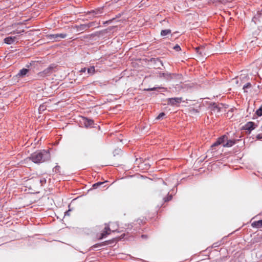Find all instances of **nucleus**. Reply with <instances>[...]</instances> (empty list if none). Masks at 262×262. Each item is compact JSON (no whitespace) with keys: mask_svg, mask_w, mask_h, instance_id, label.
I'll return each instance as SVG.
<instances>
[{"mask_svg":"<svg viewBox=\"0 0 262 262\" xmlns=\"http://www.w3.org/2000/svg\"><path fill=\"white\" fill-rule=\"evenodd\" d=\"M156 89H157L156 88H151V89H147L146 90H147V91H154V90H155Z\"/></svg>","mask_w":262,"mask_h":262,"instance_id":"nucleus-26","label":"nucleus"},{"mask_svg":"<svg viewBox=\"0 0 262 262\" xmlns=\"http://www.w3.org/2000/svg\"><path fill=\"white\" fill-rule=\"evenodd\" d=\"M171 33V30L170 29H166L162 30L161 32V35L162 36H165Z\"/></svg>","mask_w":262,"mask_h":262,"instance_id":"nucleus-15","label":"nucleus"},{"mask_svg":"<svg viewBox=\"0 0 262 262\" xmlns=\"http://www.w3.org/2000/svg\"><path fill=\"white\" fill-rule=\"evenodd\" d=\"M24 31H18L16 33H20L21 32H23Z\"/></svg>","mask_w":262,"mask_h":262,"instance_id":"nucleus-29","label":"nucleus"},{"mask_svg":"<svg viewBox=\"0 0 262 262\" xmlns=\"http://www.w3.org/2000/svg\"><path fill=\"white\" fill-rule=\"evenodd\" d=\"M53 70V66H50L42 72H41L38 74V77L43 78L47 76H49L51 74Z\"/></svg>","mask_w":262,"mask_h":262,"instance_id":"nucleus-3","label":"nucleus"},{"mask_svg":"<svg viewBox=\"0 0 262 262\" xmlns=\"http://www.w3.org/2000/svg\"><path fill=\"white\" fill-rule=\"evenodd\" d=\"M251 86V84L250 83H247L246 85H245L243 87V89H245L246 88H250Z\"/></svg>","mask_w":262,"mask_h":262,"instance_id":"nucleus-23","label":"nucleus"},{"mask_svg":"<svg viewBox=\"0 0 262 262\" xmlns=\"http://www.w3.org/2000/svg\"><path fill=\"white\" fill-rule=\"evenodd\" d=\"M164 116H165V114L164 113H161L157 117V119H160L162 118Z\"/></svg>","mask_w":262,"mask_h":262,"instance_id":"nucleus-19","label":"nucleus"},{"mask_svg":"<svg viewBox=\"0 0 262 262\" xmlns=\"http://www.w3.org/2000/svg\"><path fill=\"white\" fill-rule=\"evenodd\" d=\"M255 124L253 122H249L246 125L245 128L246 130H252L255 128Z\"/></svg>","mask_w":262,"mask_h":262,"instance_id":"nucleus-9","label":"nucleus"},{"mask_svg":"<svg viewBox=\"0 0 262 262\" xmlns=\"http://www.w3.org/2000/svg\"><path fill=\"white\" fill-rule=\"evenodd\" d=\"M41 110H43V106H40L39 108V111H41Z\"/></svg>","mask_w":262,"mask_h":262,"instance_id":"nucleus-28","label":"nucleus"},{"mask_svg":"<svg viewBox=\"0 0 262 262\" xmlns=\"http://www.w3.org/2000/svg\"><path fill=\"white\" fill-rule=\"evenodd\" d=\"M103 183H104L103 182H98L93 185V187L94 188H97L98 186L103 184Z\"/></svg>","mask_w":262,"mask_h":262,"instance_id":"nucleus-17","label":"nucleus"},{"mask_svg":"<svg viewBox=\"0 0 262 262\" xmlns=\"http://www.w3.org/2000/svg\"><path fill=\"white\" fill-rule=\"evenodd\" d=\"M111 231L113 232L117 231V229H113L111 230L108 226H106L104 228V231L100 234V236L99 237V239H101L103 238H105L107 235L110 234Z\"/></svg>","mask_w":262,"mask_h":262,"instance_id":"nucleus-5","label":"nucleus"},{"mask_svg":"<svg viewBox=\"0 0 262 262\" xmlns=\"http://www.w3.org/2000/svg\"><path fill=\"white\" fill-rule=\"evenodd\" d=\"M30 158L35 163L43 162L50 158V153L48 151L43 150L35 152L31 155Z\"/></svg>","mask_w":262,"mask_h":262,"instance_id":"nucleus-1","label":"nucleus"},{"mask_svg":"<svg viewBox=\"0 0 262 262\" xmlns=\"http://www.w3.org/2000/svg\"><path fill=\"white\" fill-rule=\"evenodd\" d=\"M67 36V34L64 33H60V34H50L49 37L51 39H53L55 41L59 40V38H64Z\"/></svg>","mask_w":262,"mask_h":262,"instance_id":"nucleus-6","label":"nucleus"},{"mask_svg":"<svg viewBox=\"0 0 262 262\" xmlns=\"http://www.w3.org/2000/svg\"><path fill=\"white\" fill-rule=\"evenodd\" d=\"M29 72V70L27 69H23L21 70H20L18 74V75L19 76L23 77L25 76L28 72Z\"/></svg>","mask_w":262,"mask_h":262,"instance_id":"nucleus-12","label":"nucleus"},{"mask_svg":"<svg viewBox=\"0 0 262 262\" xmlns=\"http://www.w3.org/2000/svg\"><path fill=\"white\" fill-rule=\"evenodd\" d=\"M166 75V74H165V73H160L159 74V77H165Z\"/></svg>","mask_w":262,"mask_h":262,"instance_id":"nucleus-25","label":"nucleus"},{"mask_svg":"<svg viewBox=\"0 0 262 262\" xmlns=\"http://www.w3.org/2000/svg\"><path fill=\"white\" fill-rule=\"evenodd\" d=\"M81 30H83L88 28V26L85 25H82L80 26Z\"/></svg>","mask_w":262,"mask_h":262,"instance_id":"nucleus-21","label":"nucleus"},{"mask_svg":"<svg viewBox=\"0 0 262 262\" xmlns=\"http://www.w3.org/2000/svg\"><path fill=\"white\" fill-rule=\"evenodd\" d=\"M227 137L226 136H223V137L219 138L217 139V141L220 144H225V140H227Z\"/></svg>","mask_w":262,"mask_h":262,"instance_id":"nucleus-14","label":"nucleus"},{"mask_svg":"<svg viewBox=\"0 0 262 262\" xmlns=\"http://www.w3.org/2000/svg\"><path fill=\"white\" fill-rule=\"evenodd\" d=\"M80 122L82 125L85 127H92L94 124L93 120L85 117H82Z\"/></svg>","mask_w":262,"mask_h":262,"instance_id":"nucleus-4","label":"nucleus"},{"mask_svg":"<svg viewBox=\"0 0 262 262\" xmlns=\"http://www.w3.org/2000/svg\"><path fill=\"white\" fill-rule=\"evenodd\" d=\"M235 144V141L233 140H230L227 141L226 143L223 144L224 147H231Z\"/></svg>","mask_w":262,"mask_h":262,"instance_id":"nucleus-11","label":"nucleus"},{"mask_svg":"<svg viewBox=\"0 0 262 262\" xmlns=\"http://www.w3.org/2000/svg\"><path fill=\"white\" fill-rule=\"evenodd\" d=\"M256 113L258 116H262V105L256 111Z\"/></svg>","mask_w":262,"mask_h":262,"instance_id":"nucleus-16","label":"nucleus"},{"mask_svg":"<svg viewBox=\"0 0 262 262\" xmlns=\"http://www.w3.org/2000/svg\"><path fill=\"white\" fill-rule=\"evenodd\" d=\"M16 40V37L15 36H9L8 37H6L4 39V41L7 44H12L14 41Z\"/></svg>","mask_w":262,"mask_h":262,"instance_id":"nucleus-8","label":"nucleus"},{"mask_svg":"<svg viewBox=\"0 0 262 262\" xmlns=\"http://www.w3.org/2000/svg\"><path fill=\"white\" fill-rule=\"evenodd\" d=\"M252 226L254 228H261L262 227V220L254 222L252 223Z\"/></svg>","mask_w":262,"mask_h":262,"instance_id":"nucleus-10","label":"nucleus"},{"mask_svg":"<svg viewBox=\"0 0 262 262\" xmlns=\"http://www.w3.org/2000/svg\"><path fill=\"white\" fill-rule=\"evenodd\" d=\"M94 246V247H97V246L96 245Z\"/></svg>","mask_w":262,"mask_h":262,"instance_id":"nucleus-31","label":"nucleus"},{"mask_svg":"<svg viewBox=\"0 0 262 262\" xmlns=\"http://www.w3.org/2000/svg\"><path fill=\"white\" fill-rule=\"evenodd\" d=\"M168 201V200H165V202H166V201Z\"/></svg>","mask_w":262,"mask_h":262,"instance_id":"nucleus-32","label":"nucleus"},{"mask_svg":"<svg viewBox=\"0 0 262 262\" xmlns=\"http://www.w3.org/2000/svg\"><path fill=\"white\" fill-rule=\"evenodd\" d=\"M86 70V69L85 68H82L80 71V72H81V73H84L85 72Z\"/></svg>","mask_w":262,"mask_h":262,"instance_id":"nucleus-24","label":"nucleus"},{"mask_svg":"<svg viewBox=\"0 0 262 262\" xmlns=\"http://www.w3.org/2000/svg\"><path fill=\"white\" fill-rule=\"evenodd\" d=\"M173 49L177 51H179L181 50V48L179 46L176 45L173 47Z\"/></svg>","mask_w":262,"mask_h":262,"instance_id":"nucleus-20","label":"nucleus"},{"mask_svg":"<svg viewBox=\"0 0 262 262\" xmlns=\"http://www.w3.org/2000/svg\"><path fill=\"white\" fill-rule=\"evenodd\" d=\"M70 210H69V211H68L66 212V213H65V215H70V214H69V212H70Z\"/></svg>","mask_w":262,"mask_h":262,"instance_id":"nucleus-27","label":"nucleus"},{"mask_svg":"<svg viewBox=\"0 0 262 262\" xmlns=\"http://www.w3.org/2000/svg\"><path fill=\"white\" fill-rule=\"evenodd\" d=\"M258 138L259 139H261V138H262V137H260V135H259L258 136Z\"/></svg>","mask_w":262,"mask_h":262,"instance_id":"nucleus-30","label":"nucleus"},{"mask_svg":"<svg viewBox=\"0 0 262 262\" xmlns=\"http://www.w3.org/2000/svg\"><path fill=\"white\" fill-rule=\"evenodd\" d=\"M182 101L181 98H169L168 99L167 103L168 104H171L172 105H176L179 104Z\"/></svg>","mask_w":262,"mask_h":262,"instance_id":"nucleus-7","label":"nucleus"},{"mask_svg":"<svg viewBox=\"0 0 262 262\" xmlns=\"http://www.w3.org/2000/svg\"><path fill=\"white\" fill-rule=\"evenodd\" d=\"M220 145V144H219V143L218 142V141H217V140L215 143H214L212 145L211 147H214V146H218V145Z\"/></svg>","mask_w":262,"mask_h":262,"instance_id":"nucleus-22","label":"nucleus"},{"mask_svg":"<svg viewBox=\"0 0 262 262\" xmlns=\"http://www.w3.org/2000/svg\"><path fill=\"white\" fill-rule=\"evenodd\" d=\"M201 48L200 47H198L195 48V50L198 53H199L200 55H202L203 53L202 51H200Z\"/></svg>","mask_w":262,"mask_h":262,"instance_id":"nucleus-18","label":"nucleus"},{"mask_svg":"<svg viewBox=\"0 0 262 262\" xmlns=\"http://www.w3.org/2000/svg\"><path fill=\"white\" fill-rule=\"evenodd\" d=\"M46 182V180L45 178H39L38 177H36L33 179H31L28 180V184H33L34 183V185L33 186H42Z\"/></svg>","mask_w":262,"mask_h":262,"instance_id":"nucleus-2","label":"nucleus"},{"mask_svg":"<svg viewBox=\"0 0 262 262\" xmlns=\"http://www.w3.org/2000/svg\"><path fill=\"white\" fill-rule=\"evenodd\" d=\"M88 74L89 75H93L95 73V69L94 66H92L87 70Z\"/></svg>","mask_w":262,"mask_h":262,"instance_id":"nucleus-13","label":"nucleus"}]
</instances>
